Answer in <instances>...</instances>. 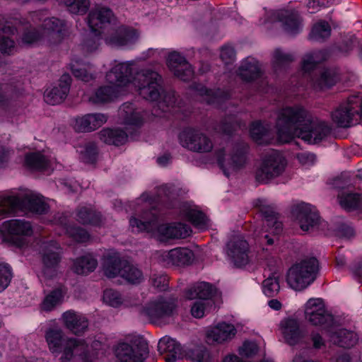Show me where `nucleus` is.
<instances>
[{
    "instance_id": "f257e3e1",
    "label": "nucleus",
    "mask_w": 362,
    "mask_h": 362,
    "mask_svg": "<svg viewBox=\"0 0 362 362\" xmlns=\"http://www.w3.org/2000/svg\"><path fill=\"white\" fill-rule=\"evenodd\" d=\"M276 133L281 143L289 142L295 137L315 144L331 132L327 122L314 117L301 105L284 107L276 113Z\"/></svg>"
},
{
    "instance_id": "f03ea898",
    "label": "nucleus",
    "mask_w": 362,
    "mask_h": 362,
    "mask_svg": "<svg viewBox=\"0 0 362 362\" xmlns=\"http://www.w3.org/2000/svg\"><path fill=\"white\" fill-rule=\"evenodd\" d=\"M143 220L132 218L129 221L132 228H136L138 231L153 232L157 230L160 240L165 241L169 239L179 238L181 236V223H173L158 224V217L155 209L150 212H144Z\"/></svg>"
},
{
    "instance_id": "7ed1b4c3",
    "label": "nucleus",
    "mask_w": 362,
    "mask_h": 362,
    "mask_svg": "<svg viewBox=\"0 0 362 362\" xmlns=\"http://www.w3.org/2000/svg\"><path fill=\"white\" fill-rule=\"evenodd\" d=\"M48 208L42 198L35 194H26L21 199L16 197H3L0 198V220L18 209L42 214L47 213Z\"/></svg>"
},
{
    "instance_id": "20e7f679",
    "label": "nucleus",
    "mask_w": 362,
    "mask_h": 362,
    "mask_svg": "<svg viewBox=\"0 0 362 362\" xmlns=\"http://www.w3.org/2000/svg\"><path fill=\"white\" fill-rule=\"evenodd\" d=\"M317 270L318 261L316 258L310 257L300 260L288 269L287 283L291 288L301 291L315 281Z\"/></svg>"
},
{
    "instance_id": "39448f33",
    "label": "nucleus",
    "mask_w": 362,
    "mask_h": 362,
    "mask_svg": "<svg viewBox=\"0 0 362 362\" xmlns=\"http://www.w3.org/2000/svg\"><path fill=\"white\" fill-rule=\"evenodd\" d=\"M135 80L138 83L139 93L144 99L156 101L160 97L162 78L158 71L143 69L137 72Z\"/></svg>"
},
{
    "instance_id": "423d86ee",
    "label": "nucleus",
    "mask_w": 362,
    "mask_h": 362,
    "mask_svg": "<svg viewBox=\"0 0 362 362\" xmlns=\"http://www.w3.org/2000/svg\"><path fill=\"white\" fill-rule=\"evenodd\" d=\"M362 110V98L353 95L342 101L331 113L333 123L342 128L349 127L356 115Z\"/></svg>"
},
{
    "instance_id": "0eeeda50",
    "label": "nucleus",
    "mask_w": 362,
    "mask_h": 362,
    "mask_svg": "<svg viewBox=\"0 0 362 362\" xmlns=\"http://www.w3.org/2000/svg\"><path fill=\"white\" fill-rule=\"evenodd\" d=\"M285 165L283 156L277 151H272L262 158L255 171V179L258 182L267 183L280 175Z\"/></svg>"
},
{
    "instance_id": "6e6552de",
    "label": "nucleus",
    "mask_w": 362,
    "mask_h": 362,
    "mask_svg": "<svg viewBox=\"0 0 362 362\" xmlns=\"http://www.w3.org/2000/svg\"><path fill=\"white\" fill-rule=\"evenodd\" d=\"M247 146L245 144L234 147L230 155H227L225 150L218 151V160L226 176L245 166L247 160Z\"/></svg>"
},
{
    "instance_id": "1a4fd4ad",
    "label": "nucleus",
    "mask_w": 362,
    "mask_h": 362,
    "mask_svg": "<svg viewBox=\"0 0 362 362\" xmlns=\"http://www.w3.org/2000/svg\"><path fill=\"white\" fill-rule=\"evenodd\" d=\"M177 308L174 300L158 298L149 303L143 312L148 317L151 323L161 325L165 323L168 317L173 316Z\"/></svg>"
},
{
    "instance_id": "9d476101",
    "label": "nucleus",
    "mask_w": 362,
    "mask_h": 362,
    "mask_svg": "<svg viewBox=\"0 0 362 362\" xmlns=\"http://www.w3.org/2000/svg\"><path fill=\"white\" fill-rule=\"evenodd\" d=\"M1 233H7L12 237L14 244L22 247L26 245L24 237L30 236L33 234V227L29 221L19 219H12L4 221L0 226Z\"/></svg>"
},
{
    "instance_id": "9b49d317",
    "label": "nucleus",
    "mask_w": 362,
    "mask_h": 362,
    "mask_svg": "<svg viewBox=\"0 0 362 362\" xmlns=\"http://www.w3.org/2000/svg\"><path fill=\"white\" fill-rule=\"evenodd\" d=\"M237 330L233 324L221 322L206 329V342L211 346L225 344L233 339Z\"/></svg>"
},
{
    "instance_id": "f8f14e48",
    "label": "nucleus",
    "mask_w": 362,
    "mask_h": 362,
    "mask_svg": "<svg viewBox=\"0 0 362 362\" xmlns=\"http://www.w3.org/2000/svg\"><path fill=\"white\" fill-rule=\"evenodd\" d=\"M148 354V344L144 341H134L132 344L122 343L116 350L120 362H144Z\"/></svg>"
},
{
    "instance_id": "ddd939ff",
    "label": "nucleus",
    "mask_w": 362,
    "mask_h": 362,
    "mask_svg": "<svg viewBox=\"0 0 362 362\" xmlns=\"http://www.w3.org/2000/svg\"><path fill=\"white\" fill-rule=\"evenodd\" d=\"M305 319L313 325H329L333 322L332 315L326 310L320 298H311L305 305Z\"/></svg>"
},
{
    "instance_id": "4468645a",
    "label": "nucleus",
    "mask_w": 362,
    "mask_h": 362,
    "mask_svg": "<svg viewBox=\"0 0 362 362\" xmlns=\"http://www.w3.org/2000/svg\"><path fill=\"white\" fill-rule=\"evenodd\" d=\"M62 248L53 240L45 242L41 245L42 260L44 265L43 273L47 277L55 274V269L61 260Z\"/></svg>"
},
{
    "instance_id": "2eb2a0df",
    "label": "nucleus",
    "mask_w": 362,
    "mask_h": 362,
    "mask_svg": "<svg viewBox=\"0 0 362 362\" xmlns=\"http://www.w3.org/2000/svg\"><path fill=\"white\" fill-rule=\"evenodd\" d=\"M293 213L300 228L304 231L313 230L320 223V218L316 209L308 204H298L293 209Z\"/></svg>"
},
{
    "instance_id": "dca6fc26",
    "label": "nucleus",
    "mask_w": 362,
    "mask_h": 362,
    "mask_svg": "<svg viewBox=\"0 0 362 362\" xmlns=\"http://www.w3.org/2000/svg\"><path fill=\"white\" fill-rule=\"evenodd\" d=\"M182 147L196 152H208L213 144L206 135L194 129H186L182 132Z\"/></svg>"
},
{
    "instance_id": "f3484780",
    "label": "nucleus",
    "mask_w": 362,
    "mask_h": 362,
    "mask_svg": "<svg viewBox=\"0 0 362 362\" xmlns=\"http://www.w3.org/2000/svg\"><path fill=\"white\" fill-rule=\"evenodd\" d=\"M227 247V254L237 267L246 265L252 258L248 243L245 240L235 238L230 240Z\"/></svg>"
},
{
    "instance_id": "a211bd4d",
    "label": "nucleus",
    "mask_w": 362,
    "mask_h": 362,
    "mask_svg": "<svg viewBox=\"0 0 362 362\" xmlns=\"http://www.w3.org/2000/svg\"><path fill=\"white\" fill-rule=\"evenodd\" d=\"M112 11L107 7L96 6L88 13L87 21L93 34L100 35L101 29L110 23L113 18Z\"/></svg>"
},
{
    "instance_id": "6ab92c4d",
    "label": "nucleus",
    "mask_w": 362,
    "mask_h": 362,
    "mask_svg": "<svg viewBox=\"0 0 362 362\" xmlns=\"http://www.w3.org/2000/svg\"><path fill=\"white\" fill-rule=\"evenodd\" d=\"M24 95L23 83L11 81L0 83V107L7 109Z\"/></svg>"
},
{
    "instance_id": "aec40b11",
    "label": "nucleus",
    "mask_w": 362,
    "mask_h": 362,
    "mask_svg": "<svg viewBox=\"0 0 362 362\" xmlns=\"http://www.w3.org/2000/svg\"><path fill=\"white\" fill-rule=\"evenodd\" d=\"M186 219L195 227L204 229L209 226V220L199 207L191 202H182V220Z\"/></svg>"
},
{
    "instance_id": "412c9836",
    "label": "nucleus",
    "mask_w": 362,
    "mask_h": 362,
    "mask_svg": "<svg viewBox=\"0 0 362 362\" xmlns=\"http://www.w3.org/2000/svg\"><path fill=\"white\" fill-rule=\"evenodd\" d=\"M71 81V78L69 74L62 75L60 78L59 86L45 92V102L52 105L61 103L66 98L69 92Z\"/></svg>"
},
{
    "instance_id": "4be33fe9",
    "label": "nucleus",
    "mask_w": 362,
    "mask_h": 362,
    "mask_svg": "<svg viewBox=\"0 0 362 362\" xmlns=\"http://www.w3.org/2000/svg\"><path fill=\"white\" fill-rule=\"evenodd\" d=\"M279 330L286 341L291 345L298 343L303 337L299 322L294 318L288 317L282 320L279 324Z\"/></svg>"
},
{
    "instance_id": "5701e85b",
    "label": "nucleus",
    "mask_w": 362,
    "mask_h": 362,
    "mask_svg": "<svg viewBox=\"0 0 362 362\" xmlns=\"http://www.w3.org/2000/svg\"><path fill=\"white\" fill-rule=\"evenodd\" d=\"M107 119V117L104 114H87L76 119L75 128L78 132H92L104 124Z\"/></svg>"
},
{
    "instance_id": "b1692460",
    "label": "nucleus",
    "mask_w": 362,
    "mask_h": 362,
    "mask_svg": "<svg viewBox=\"0 0 362 362\" xmlns=\"http://www.w3.org/2000/svg\"><path fill=\"white\" fill-rule=\"evenodd\" d=\"M86 351L87 344L83 340L74 338L67 339L60 349L62 356L59 360L61 362H69L74 355H83Z\"/></svg>"
},
{
    "instance_id": "393cba45",
    "label": "nucleus",
    "mask_w": 362,
    "mask_h": 362,
    "mask_svg": "<svg viewBox=\"0 0 362 362\" xmlns=\"http://www.w3.org/2000/svg\"><path fill=\"white\" fill-rule=\"evenodd\" d=\"M258 206L264 216V224L268 227L269 232L274 235L279 234L282 230V223L278 220L274 207L266 200H258Z\"/></svg>"
},
{
    "instance_id": "a878e982",
    "label": "nucleus",
    "mask_w": 362,
    "mask_h": 362,
    "mask_svg": "<svg viewBox=\"0 0 362 362\" xmlns=\"http://www.w3.org/2000/svg\"><path fill=\"white\" fill-rule=\"evenodd\" d=\"M158 349L160 354H165L166 362H175L181 356L180 344L168 337H164L160 339Z\"/></svg>"
},
{
    "instance_id": "bb28decb",
    "label": "nucleus",
    "mask_w": 362,
    "mask_h": 362,
    "mask_svg": "<svg viewBox=\"0 0 362 362\" xmlns=\"http://www.w3.org/2000/svg\"><path fill=\"white\" fill-rule=\"evenodd\" d=\"M64 323L67 329L75 334H81L87 330V319L73 311H67L62 316Z\"/></svg>"
},
{
    "instance_id": "cd10ccee",
    "label": "nucleus",
    "mask_w": 362,
    "mask_h": 362,
    "mask_svg": "<svg viewBox=\"0 0 362 362\" xmlns=\"http://www.w3.org/2000/svg\"><path fill=\"white\" fill-rule=\"evenodd\" d=\"M76 220L83 225L101 226L104 218L101 214L92 207L81 206L76 211Z\"/></svg>"
},
{
    "instance_id": "c85d7f7f",
    "label": "nucleus",
    "mask_w": 362,
    "mask_h": 362,
    "mask_svg": "<svg viewBox=\"0 0 362 362\" xmlns=\"http://www.w3.org/2000/svg\"><path fill=\"white\" fill-rule=\"evenodd\" d=\"M131 68L127 64H119L109 71L106 78L107 81L118 86L127 84L130 81Z\"/></svg>"
},
{
    "instance_id": "c756f323",
    "label": "nucleus",
    "mask_w": 362,
    "mask_h": 362,
    "mask_svg": "<svg viewBox=\"0 0 362 362\" xmlns=\"http://www.w3.org/2000/svg\"><path fill=\"white\" fill-rule=\"evenodd\" d=\"M126 260L122 259L117 253L107 254L103 257V268L104 274L109 278L120 275L123 263Z\"/></svg>"
},
{
    "instance_id": "7c9ffc66",
    "label": "nucleus",
    "mask_w": 362,
    "mask_h": 362,
    "mask_svg": "<svg viewBox=\"0 0 362 362\" xmlns=\"http://www.w3.org/2000/svg\"><path fill=\"white\" fill-rule=\"evenodd\" d=\"M138 38V33L133 28L119 27L109 38L110 44L116 46H123L134 42Z\"/></svg>"
},
{
    "instance_id": "2f4dec72",
    "label": "nucleus",
    "mask_w": 362,
    "mask_h": 362,
    "mask_svg": "<svg viewBox=\"0 0 362 362\" xmlns=\"http://www.w3.org/2000/svg\"><path fill=\"white\" fill-rule=\"evenodd\" d=\"M217 291L213 285L207 282H199L194 284L186 294L189 299L199 298L203 300H212L211 298Z\"/></svg>"
},
{
    "instance_id": "473e14b6",
    "label": "nucleus",
    "mask_w": 362,
    "mask_h": 362,
    "mask_svg": "<svg viewBox=\"0 0 362 362\" xmlns=\"http://www.w3.org/2000/svg\"><path fill=\"white\" fill-rule=\"evenodd\" d=\"M250 132L253 140L259 144L268 143L272 138L271 125L265 122L257 121L252 123Z\"/></svg>"
},
{
    "instance_id": "72a5a7b5",
    "label": "nucleus",
    "mask_w": 362,
    "mask_h": 362,
    "mask_svg": "<svg viewBox=\"0 0 362 362\" xmlns=\"http://www.w3.org/2000/svg\"><path fill=\"white\" fill-rule=\"evenodd\" d=\"M99 139L106 144L119 146L127 140V134L120 129L105 128L98 133Z\"/></svg>"
},
{
    "instance_id": "f704fd0d",
    "label": "nucleus",
    "mask_w": 362,
    "mask_h": 362,
    "mask_svg": "<svg viewBox=\"0 0 362 362\" xmlns=\"http://www.w3.org/2000/svg\"><path fill=\"white\" fill-rule=\"evenodd\" d=\"M284 30L294 35L301 29V21L299 15L296 11H286L281 13L280 19Z\"/></svg>"
},
{
    "instance_id": "c9c22d12",
    "label": "nucleus",
    "mask_w": 362,
    "mask_h": 362,
    "mask_svg": "<svg viewBox=\"0 0 362 362\" xmlns=\"http://www.w3.org/2000/svg\"><path fill=\"white\" fill-rule=\"evenodd\" d=\"M240 77L245 81H251L257 78L260 74L258 62L253 58H247L239 68Z\"/></svg>"
},
{
    "instance_id": "e433bc0d",
    "label": "nucleus",
    "mask_w": 362,
    "mask_h": 362,
    "mask_svg": "<svg viewBox=\"0 0 362 362\" xmlns=\"http://www.w3.org/2000/svg\"><path fill=\"white\" fill-rule=\"evenodd\" d=\"M330 340L340 346L351 347L356 344L358 338L354 332L341 329L330 335Z\"/></svg>"
},
{
    "instance_id": "4c0bfd02",
    "label": "nucleus",
    "mask_w": 362,
    "mask_h": 362,
    "mask_svg": "<svg viewBox=\"0 0 362 362\" xmlns=\"http://www.w3.org/2000/svg\"><path fill=\"white\" fill-rule=\"evenodd\" d=\"M45 339L49 350L53 354L60 353V349L66 340L64 334L59 328H50L45 333Z\"/></svg>"
},
{
    "instance_id": "58836bf2",
    "label": "nucleus",
    "mask_w": 362,
    "mask_h": 362,
    "mask_svg": "<svg viewBox=\"0 0 362 362\" xmlns=\"http://www.w3.org/2000/svg\"><path fill=\"white\" fill-rule=\"evenodd\" d=\"M97 260L90 255H85L77 258L73 265V270L78 274H87L96 268Z\"/></svg>"
},
{
    "instance_id": "ea45409f",
    "label": "nucleus",
    "mask_w": 362,
    "mask_h": 362,
    "mask_svg": "<svg viewBox=\"0 0 362 362\" xmlns=\"http://www.w3.org/2000/svg\"><path fill=\"white\" fill-rule=\"evenodd\" d=\"M119 114L127 124L139 126L142 124V116L140 112L134 110L132 104H123L119 110Z\"/></svg>"
},
{
    "instance_id": "a19ab883",
    "label": "nucleus",
    "mask_w": 362,
    "mask_h": 362,
    "mask_svg": "<svg viewBox=\"0 0 362 362\" xmlns=\"http://www.w3.org/2000/svg\"><path fill=\"white\" fill-rule=\"evenodd\" d=\"M185 356L197 362H216V359L204 347L197 346L193 349H185Z\"/></svg>"
},
{
    "instance_id": "79ce46f5",
    "label": "nucleus",
    "mask_w": 362,
    "mask_h": 362,
    "mask_svg": "<svg viewBox=\"0 0 362 362\" xmlns=\"http://www.w3.org/2000/svg\"><path fill=\"white\" fill-rule=\"evenodd\" d=\"M25 165L35 170H42L49 165L48 160L40 153H30L25 156Z\"/></svg>"
},
{
    "instance_id": "37998d69",
    "label": "nucleus",
    "mask_w": 362,
    "mask_h": 362,
    "mask_svg": "<svg viewBox=\"0 0 362 362\" xmlns=\"http://www.w3.org/2000/svg\"><path fill=\"white\" fill-rule=\"evenodd\" d=\"M337 81L336 71L327 69L320 72V76L314 82V86L320 89H325L334 86Z\"/></svg>"
},
{
    "instance_id": "c03bdc74",
    "label": "nucleus",
    "mask_w": 362,
    "mask_h": 362,
    "mask_svg": "<svg viewBox=\"0 0 362 362\" xmlns=\"http://www.w3.org/2000/svg\"><path fill=\"white\" fill-rule=\"evenodd\" d=\"M43 36H47L49 39L58 37L60 35L63 22L58 18H45L42 23Z\"/></svg>"
},
{
    "instance_id": "a18cd8bd",
    "label": "nucleus",
    "mask_w": 362,
    "mask_h": 362,
    "mask_svg": "<svg viewBox=\"0 0 362 362\" xmlns=\"http://www.w3.org/2000/svg\"><path fill=\"white\" fill-rule=\"evenodd\" d=\"M339 202L346 210H354L362 207V197L356 193H342L339 196Z\"/></svg>"
},
{
    "instance_id": "49530a36",
    "label": "nucleus",
    "mask_w": 362,
    "mask_h": 362,
    "mask_svg": "<svg viewBox=\"0 0 362 362\" xmlns=\"http://www.w3.org/2000/svg\"><path fill=\"white\" fill-rule=\"evenodd\" d=\"M123 264L120 276L131 284H139L143 279L141 271L127 261Z\"/></svg>"
},
{
    "instance_id": "de8ad7c7",
    "label": "nucleus",
    "mask_w": 362,
    "mask_h": 362,
    "mask_svg": "<svg viewBox=\"0 0 362 362\" xmlns=\"http://www.w3.org/2000/svg\"><path fill=\"white\" fill-rule=\"evenodd\" d=\"M325 59V54L322 51H315L306 54L302 61V69L307 72L315 68L317 64Z\"/></svg>"
},
{
    "instance_id": "09e8293b",
    "label": "nucleus",
    "mask_w": 362,
    "mask_h": 362,
    "mask_svg": "<svg viewBox=\"0 0 362 362\" xmlns=\"http://www.w3.org/2000/svg\"><path fill=\"white\" fill-rule=\"evenodd\" d=\"M264 293L268 297L276 296L280 290L279 277L277 274H273L262 282Z\"/></svg>"
},
{
    "instance_id": "8fccbe9b",
    "label": "nucleus",
    "mask_w": 362,
    "mask_h": 362,
    "mask_svg": "<svg viewBox=\"0 0 362 362\" xmlns=\"http://www.w3.org/2000/svg\"><path fill=\"white\" fill-rule=\"evenodd\" d=\"M214 308L213 300H198L194 302L190 310L191 315L195 318H202L206 313Z\"/></svg>"
},
{
    "instance_id": "3c124183",
    "label": "nucleus",
    "mask_w": 362,
    "mask_h": 362,
    "mask_svg": "<svg viewBox=\"0 0 362 362\" xmlns=\"http://www.w3.org/2000/svg\"><path fill=\"white\" fill-rule=\"evenodd\" d=\"M330 33L331 28L328 23L320 21L313 26L310 37L313 40L320 41L329 37Z\"/></svg>"
},
{
    "instance_id": "603ef678",
    "label": "nucleus",
    "mask_w": 362,
    "mask_h": 362,
    "mask_svg": "<svg viewBox=\"0 0 362 362\" xmlns=\"http://www.w3.org/2000/svg\"><path fill=\"white\" fill-rule=\"evenodd\" d=\"M114 95L112 86H103L99 88L94 95L90 97L89 101L93 104L104 103L110 101Z\"/></svg>"
},
{
    "instance_id": "864d4df0",
    "label": "nucleus",
    "mask_w": 362,
    "mask_h": 362,
    "mask_svg": "<svg viewBox=\"0 0 362 362\" xmlns=\"http://www.w3.org/2000/svg\"><path fill=\"white\" fill-rule=\"evenodd\" d=\"M62 3L68 10L74 14L83 15L90 6L88 0H62Z\"/></svg>"
},
{
    "instance_id": "5fc2aeb1",
    "label": "nucleus",
    "mask_w": 362,
    "mask_h": 362,
    "mask_svg": "<svg viewBox=\"0 0 362 362\" xmlns=\"http://www.w3.org/2000/svg\"><path fill=\"white\" fill-rule=\"evenodd\" d=\"M0 34V50L4 53H9L14 48V41L5 34H14L16 29L11 26H4Z\"/></svg>"
},
{
    "instance_id": "6e6d98bb",
    "label": "nucleus",
    "mask_w": 362,
    "mask_h": 362,
    "mask_svg": "<svg viewBox=\"0 0 362 362\" xmlns=\"http://www.w3.org/2000/svg\"><path fill=\"white\" fill-rule=\"evenodd\" d=\"M62 293L60 290L57 289L52 291L45 297L43 302L42 303V309L45 311H50L57 305L62 303Z\"/></svg>"
},
{
    "instance_id": "4d7b16f0",
    "label": "nucleus",
    "mask_w": 362,
    "mask_h": 362,
    "mask_svg": "<svg viewBox=\"0 0 362 362\" xmlns=\"http://www.w3.org/2000/svg\"><path fill=\"white\" fill-rule=\"evenodd\" d=\"M167 65L170 71L177 77L181 76V55L179 52H172L167 59Z\"/></svg>"
},
{
    "instance_id": "13d9d810",
    "label": "nucleus",
    "mask_w": 362,
    "mask_h": 362,
    "mask_svg": "<svg viewBox=\"0 0 362 362\" xmlns=\"http://www.w3.org/2000/svg\"><path fill=\"white\" fill-rule=\"evenodd\" d=\"M294 56L290 53H286L281 49H276L274 52L273 64L276 68H280L293 62Z\"/></svg>"
},
{
    "instance_id": "bf43d9fd",
    "label": "nucleus",
    "mask_w": 362,
    "mask_h": 362,
    "mask_svg": "<svg viewBox=\"0 0 362 362\" xmlns=\"http://www.w3.org/2000/svg\"><path fill=\"white\" fill-rule=\"evenodd\" d=\"M66 233L69 237L78 243H84L89 240L88 233L79 226H69L66 228Z\"/></svg>"
},
{
    "instance_id": "052dcab7",
    "label": "nucleus",
    "mask_w": 362,
    "mask_h": 362,
    "mask_svg": "<svg viewBox=\"0 0 362 362\" xmlns=\"http://www.w3.org/2000/svg\"><path fill=\"white\" fill-rule=\"evenodd\" d=\"M12 278L11 267L7 264H0V292L8 287Z\"/></svg>"
},
{
    "instance_id": "680f3d73",
    "label": "nucleus",
    "mask_w": 362,
    "mask_h": 362,
    "mask_svg": "<svg viewBox=\"0 0 362 362\" xmlns=\"http://www.w3.org/2000/svg\"><path fill=\"white\" fill-rule=\"evenodd\" d=\"M103 300L107 304L113 307H117L122 303L121 294L113 289H106L104 291Z\"/></svg>"
},
{
    "instance_id": "e2e57ef3",
    "label": "nucleus",
    "mask_w": 362,
    "mask_h": 362,
    "mask_svg": "<svg viewBox=\"0 0 362 362\" xmlns=\"http://www.w3.org/2000/svg\"><path fill=\"white\" fill-rule=\"evenodd\" d=\"M83 159L85 162L89 163H94L98 157V148L95 144L88 143L85 146V150L82 153Z\"/></svg>"
},
{
    "instance_id": "0e129e2a",
    "label": "nucleus",
    "mask_w": 362,
    "mask_h": 362,
    "mask_svg": "<svg viewBox=\"0 0 362 362\" xmlns=\"http://www.w3.org/2000/svg\"><path fill=\"white\" fill-rule=\"evenodd\" d=\"M72 74L76 78L85 82H88L95 78L90 69H87L85 67H79L78 66H73Z\"/></svg>"
},
{
    "instance_id": "69168bd1",
    "label": "nucleus",
    "mask_w": 362,
    "mask_h": 362,
    "mask_svg": "<svg viewBox=\"0 0 362 362\" xmlns=\"http://www.w3.org/2000/svg\"><path fill=\"white\" fill-rule=\"evenodd\" d=\"M258 347L255 342L245 341L239 349V354L245 358H250L257 353Z\"/></svg>"
},
{
    "instance_id": "338daca9",
    "label": "nucleus",
    "mask_w": 362,
    "mask_h": 362,
    "mask_svg": "<svg viewBox=\"0 0 362 362\" xmlns=\"http://www.w3.org/2000/svg\"><path fill=\"white\" fill-rule=\"evenodd\" d=\"M220 57L226 64H232L235 58V52L233 47L230 46L223 47L221 50Z\"/></svg>"
},
{
    "instance_id": "774afa93",
    "label": "nucleus",
    "mask_w": 362,
    "mask_h": 362,
    "mask_svg": "<svg viewBox=\"0 0 362 362\" xmlns=\"http://www.w3.org/2000/svg\"><path fill=\"white\" fill-rule=\"evenodd\" d=\"M42 36V33H40L35 28H32L25 31L23 36V42L27 44H31L40 40Z\"/></svg>"
}]
</instances>
